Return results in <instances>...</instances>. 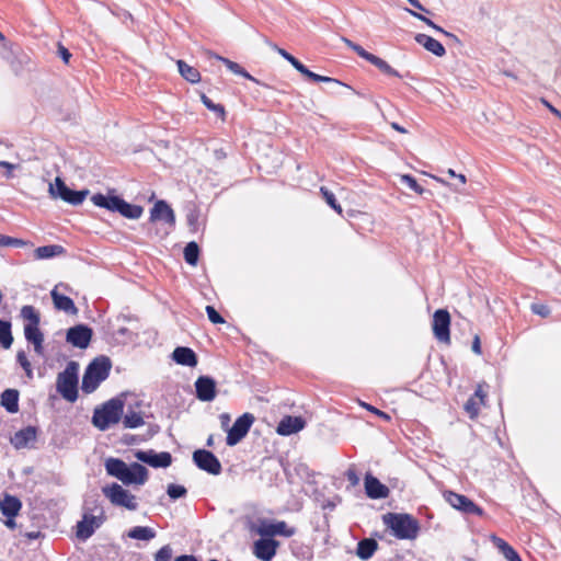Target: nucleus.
I'll return each instance as SVG.
<instances>
[{"label": "nucleus", "mask_w": 561, "mask_h": 561, "mask_svg": "<svg viewBox=\"0 0 561 561\" xmlns=\"http://www.w3.org/2000/svg\"><path fill=\"white\" fill-rule=\"evenodd\" d=\"M104 466L108 476L118 479L125 485H142L148 480V469L138 462H133L128 466L122 459L108 458L105 460Z\"/></svg>", "instance_id": "nucleus-1"}, {"label": "nucleus", "mask_w": 561, "mask_h": 561, "mask_svg": "<svg viewBox=\"0 0 561 561\" xmlns=\"http://www.w3.org/2000/svg\"><path fill=\"white\" fill-rule=\"evenodd\" d=\"M111 367L112 363L108 357L101 356L92 360L82 378V391L85 393L95 391L100 383L108 377Z\"/></svg>", "instance_id": "nucleus-2"}, {"label": "nucleus", "mask_w": 561, "mask_h": 561, "mask_svg": "<svg viewBox=\"0 0 561 561\" xmlns=\"http://www.w3.org/2000/svg\"><path fill=\"white\" fill-rule=\"evenodd\" d=\"M383 523L398 539H415L420 530L419 522L409 514L388 513L383 515Z\"/></svg>", "instance_id": "nucleus-3"}, {"label": "nucleus", "mask_w": 561, "mask_h": 561, "mask_svg": "<svg viewBox=\"0 0 561 561\" xmlns=\"http://www.w3.org/2000/svg\"><path fill=\"white\" fill-rule=\"evenodd\" d=\"M91 201L98 207H102L111 211H117L122 216L129 219H138L144 211L141 206L131 205L125 202L123 198L115 195L107 196L98 193L91 197Z\"/></svg>", "instance_id": "nucleus-4"}, {"label": "nucleus", "mask_w": 561, "mask_h": 561, "mask_svg": "<svg viewBox=\"0 0 561 561\" xmlns=\"http://www.w3.org/2000/svg\"><path fill=\"white\" fill-rule=\"evenodd\" d=\"M124 413V402L114 398L96 408L93 412L92 423L101 431L107 430L111 425L117 424Z\"/></svg>", "instance_id": "nucleus-5"}, {"label": "nucleus", "mask_w": 561, "mask_h": 561, "mask_svg": "<svg viewBox=\"0 0 561 561\" xmlns=\"http://www.w3.org/2000/svg\"><path fill=\"white\" fill-rule=\"evenodd\" d=\"M78 374L79 364L75 360H70L65 370L57 376L56 389L60 396L69 402H75L78 399Z\"/></svg>", "instance_id": "nucleus-6"}, {"label": "nucleus", "mask_w": 561, "mask_h": 561, "mask_svg": "<svg viewBox=\"0 0 561 561\" xmlns=\"http://www.w3.org/2000/svg\"><path fill=\"white\" fill-rule=\"evenodd\" d=\"M48 193L53 198H60L66 203L77 206L83 203L89 191H73L69 188L59 176H57L55 179V183H49Z\"/></svg>", "instance_id": "nucleus-7"}, {"label": "nucleus", "mask_w": 561, "mask_h": 561, "mask_svg": "<svg viewBox=\"0 0 561 561\" xmlns=\"http://www.w3.org/2000/svg\"><path fill=\"white\" fill-rule=\"evenodd\" d=\"M102 491L103 494L115 506L125 507L129 511H136L138 508L136 496L129 493L118 483L114 482L111 485H106L102 489Z\"/></svg>", "instance_id": "nucleus-8"}, {"label": "nucleus", "mask_w": 561, "mask_h": 561, "mask_svg": "<svg viewBox=\"0 0 561 561\" xmlns=\"http://www.w3.org/2000/svg\"><path fill=\"white\" fill-rule=\"evenodd\" d=\"M254 420L255 419L251 413H244L243 415L239 416L233 425L227 430V445L234 446L240 443L250 431Z\"/></svg>", "instance_id": "nucleus-9"}, {"label": "nucleus", "mask_w": 561, "mask_h": 561, "mask_svg": "<svg viewBox=\"0 0 561 561\" xmlns=\"http://www.w3.org/2000/svg\"><path fill=\"white\" fill-rule=\"evenodd\" d=\"M22 508V502L14 495L5 493L0 500V511L7 517L4 525L9 529L16 527L14 518L19 515Z\"/></svg>", "instance_id": "nucleus-10"}, {"label": "nucleus", "mask_w": 561, "mask_h": 561, "mask_svg": "<svg viewBox=\"0 0 561 561\" xmlns=\"http://www.w3.org/2000/svg\"><path fill=\"white\" fill-rule=\"evenodd\" d=\"M100 515L84 514L83 519L77 524V537L84 541L90 538L96 528H99L104 519V512L102 507H99Z\"/></svg>", "instance_id": "nucleus-11"}, {"label": "nucleus", "mask_w": 561, "mask_h": 561, "mask_svg": "<svg viewBox=\"0 0 561 561\" xmlns=\"http://www.w3.org/2000/svg\"><path fill=\"white\" fill-rule=\"evenodd\" d=\"M193 460L199 469L210 474L217 476L221 472V463L211 451L197 449L193 453Z\"/></svg>", "instance_id": "nucleus-12"}, {"label": "nucleus", "mask_w": 561, "mask_h": 561, "mask_svg": "<svg viewBox=\"0 0 561 561\" xmlns=\"http://www.w3.org/2000/svg\"><path fill=\"white\" fill-rule=\"evenodd\" d=\"M449 327L450 316L448 311L445 309L436 310L433 316V332L439 342L447 344L450 342Z\"/></svg>", "instance_id": "nucleus-13"}, {"label": "nucleus", "mask_w": 561, "mask_h": 561, "mask_svg": "<svg viewBox=\"0 0 561 561\" xmlns=\"http://www.w3.org/2000/svg\"><path fill=\"white\" fill-rule=\"evenodd\" d=\"M93 331L85 324H77L67 331L66 340L72 346L87 348L91 342Z\"/></svg>", "instance_id": "nucleus-14"}, {"label": "nucleus", "mask_w": 561, "mask_h": 561, "mask_svg": "<svg viewBox=\"0 0 561 561\" xmlns=\"http://www.w3.org/2000/svg\"><path fill=\"white\" fill-rule=\"evenodd\" d=\"M38 430L35 426H26L14 433L10 437V443L15 449H32L35 448L37 442Z\"/></svg>", "instance_id": "nucleus-15"}, {"label": "nucleus", "mask_w": 561, "mask_h": 561, "mask_svg": "<svg viewBox=\"0 0 561 561\" xmlns=\"http://www.w3.org/2000/svg\"><path fill=\"white\" fill-rule=\"evenodd\" d=\"M135 457L153 468H167L172 462V456L168 451L156 453L154 450H137Z\"/></svg>", "instance_id": "nucleus-16"}, {"label": "nucleus", "mask_w": 561, "mask_h": 561, "mask_svg": "<svg viewBox=\"0 0 561 561\" xmlns=\"http://www.w3.org/2000/svg\"><path fill=\"white\" fill-rule=\"evenodd\" d=\"M446 501L455 508L467 513L474 514L481 516L483 511L477 504H474L470 499L465 495L455 493L453 491H448L445 493Z\"/></svg>", "instance_id": "nucleus-17"}, {"label": "nucleus", "mask_w": 561, "mask_h": 561, "mask_svg": "<svg viewBox=\"0 0 561 561\" xmlns=\"http://www.w3.org/2000/svg\"><path fill=\"white\" fill-rule=\"evenodd\" d=\"M195 391L198 400L213 401L217 394L216 381L209 376H199L195 381Z\"/></svg>", "instance_id": "nucleus-18"}, {"label": "nucleus", "mask_w": 561, "mask_h": 561, "mask_svg": "<svg viewBox=\"0 0 561 561\" xmlns=\"http://www.w3.org/2000/svg\"><path fill=\"white\" fill-rule=\"evenodd\" d=\"M257 534L262 537H273L276 535L284 536V537H291L295 535L296 530L295 528H289L285 522H276V523H270L266 520H263L259 528Z\"/></svg>", "instance_id": "nucleus-19"}, {"label": "nucleus", "mask_w": 561, "mask_h": 561, "mask_svg": "<svg viewBox=\"0 0 561 561\" xmlns=\"http://www.w3.org/2000/svg\"><path fill=\"white\" fill-rule=\"evenodd\" d=\"M278 542L272 538H261L253 545L254 556L262 561H271L277 551Z\"/></svg>", "instance_id": "nucleus-20"}, {"label": "nucleus", "mask_w": 561, "mask_h": 561, "mask_svg": "<svg viewBox=\"0 0 561 561\" xmlns=\"http://www.w3.org/2000/svg\"><path fill=\"white\" fill-rule=\"evenodd\" d=\"M364 485L366 495L373 500L386 499L390 493L388 486L370 473L365 476Z\"/></svg>", "instance_id": "nucleus-21"}, {"label": "nucleus", "mask_w": 561, "mask_h": 561, "mask_svg": "<svg viewBox=\"0 0 561 561\" xmlns=\"http://www.w3.org/2000/svg\"><path fill=\"white\" fill-rule=\"evenodd\" d=\"M306 425L301 416H284L277 425L276 432L279 435L288 436L301 431Z\"/></svg>", "instance_id": "nucleus-22"}, {"label": "nucleus", "mask_w": 561, "mask_h": 561, "mask_svg": "<svg viewBox=\"0 0 561 561\" xmlns=\"http://www.w3.org/2000/svg\"><path fill=\"white\" fill-rule=\"evenodd\" d=\"M150 220H163L164 222L173 226L175 222V217L171 207L164 201H159L154 204L150 211Z\"/></svg>", "instance_id": "nucleus-23"}, {"label": "nucleus", "mask_w": 561, "mask_h": 561, "mask_svg": "<svg viewBox=\"0 0 561 561\" xmlns=\"http://www.w3.org/2000/svg\"><path fill=\"white\" fill-rule=\"evenodd\" d=\"M172 359L183 366L195 367L197 365V355L185 346H178L172 353Z\"/></svg>", "instance_id": "nucleus-24"}, {"label": "nucleus", "mask_w": 561, "mask_h": 561, "mask_svg": "<svg viewBox=\"0 0 561 561\" xmlns=\"http://www.w3.org/2000/svg\"><path fill=\"white\" fill-rule=\"evenodd\" d=\"M57 289L58 286H56L50 293L55 308L69 314H77L78 308L76 307L73 300L68 296L59 294Z\"/></svg>", "instance_id": "nucleus-25"}, {"label": "nucleus", "mask_w": 561, "mask_h": 561, "mask_svg": "<svg viewBox=\"0 0 561 561\" xmlns=\"http://www.w3.org/2000/svg\"><path fill=\"white\" fill-rule=\"evenodd\" d=\"M415 42L437 57H442L446 54L445 47L438 41L426 34H417Z\"/></svg>", "instance_id": "nucleus-26"}, {"label": "nucleus", "mask_w": 561, "mask_h": 561, "mask_svg": "<svg viewBox=\"0 0 561 561\" xmlns=\"http://www.w3.org/2000/svg\"><path fill=\"white\" fill-rule=\"evenodd\" d=\"M491 541L494 545V547L500 551V553L507 560V561H523L517 551L508 545L504 539L492 535Z\"/></svg>", "instance_id": "nucleus-27"}, {"label": "nucleus", "mask_w": 561, "mask_h": 561, "mask_svg": "<svg viewBox=\"0 0 561 561\" xmlns=\"http://www.w3.org/2000/svg\"><path fill=\"white\" fill-rule=\"evenodd\" d=\"M24 335L25 339L34 345V351L38 355H43L44 335L38 325H24Z\"/></svg>", "instance_id": "nucleus-28"}, {"label": "nucleus", "mask_w": 561, "mask_h": 561, "mask_svg": "<svg viewBox=\"0 0 561 561\" xmlns=\"http://www.w3.org/2000/svg\"><path fill=\"white\" fill-rule=\"evenodd\" d=\"M377 548L378 543L375 539L365 538L357 543L356 554L362 560H368L373 557Z\"/></svg>", "instance_id": "nucleus-29"}, {"label": "nucleus", "mask_w": 561, "mask_h": 561, "mask_svg": "<svg viewBox=\"0 0 561 561\" xmlns=\"http://www.w3.org/2000/svg\"><path fill=\"white\" fill-rule=\"evenodd\" d=\"M1 404L10 413L19 411V391L15 389H7L1 394Z\"/></svg>", "instance_id": "nucleus-30"}, {"label": "nucleus", "mask_w": 561, "mask_h": 561, "mask_svg": "<svg viewBox=\"0 0 561 561\" xmlns=\"http://www.w3.org/2000/svg\"><path fill=\"white\" fill-rule=\"evenodd\" d=\"M364 59L377 67L385 75L400 77L399 72L394 70L386 60L374 54L367 53Z\"/></svg>", "instance_id": "nucleus-31"}, {"label": "nucleus", "mask_w": 561, "mask_h": 561, "mask_svg": "<svg viewBox=\"0 0 561 561\" xmlns=\"http://www.w3.org/2000/svg\"><path fill=\"white\" fill-rule=\"evenodd\" d=\"M64 248L58 244L43 245L35 249V257L38 260L50 259L64 253Z\"/></svg>", "instance_id": "nucleus-32"}, {"label": "nucleus", "mask_w": 561, "mask_h": 561, "mask_svg": "<svg viewBox=\"0 0 561 561\" xmlns=\"http://www.w3.org/2000/svg\"><path fill=\"white\" fill-rule=\"evenodd\" d=\"M178 68L181 76L188 82L196 83L201 80L198 70L183 60H178Z\"/></svg>", "instance_id": "nucleus-33"}, {"label": "nucleus", "mask_w": 561, "mask_h": 561, "mask_svg": "<svg viewBox=\"0 0 561 561\" xmlns=\"http://www.w3.org/2000/svg\"><path fill=\"white\" fill-rule=\"evenodd\" d=\"M127 535L131 539L149 541L156 537V531L150 527L136 526Z\"/></svg>", "instance_id": "nucleus-34"}, {"label": "nucleus", "mask_w": 561, "mask_h": 561, "mask_svg": "<svg viewBox=\"0 0 561 561\" xmlns=\"http://www.w3.org/2000/svg\"><path fill=\"white\" fill-rule=\"evenodd\" d=\"M216 59L222 61L226 67L231 71L233 72L234 75H239V76H242L251 81H254V82H257V80L255 78H253L245 69H243L239 64L230 60V59H227L225 57H220L218 55L215 56Z\"/></svg>", "instance_id": "nucleus-35"}, {"label": "nucleus", "mask_w": 561, "mask_h": 561, "mask_svg": "<svg viewBox=\"0 0 561 561\" xmlns=\"http://www.w3.org/2000/svg\"><path fill=\"white\" fill-rule=\"evenodd\" d=\"M12 343L13 336L10 322L0 320V344L3 348H9Z\"/></svg>", "instance_id": "nucleus-36"}, {"label": "nucleus", "mask_w": 561, "mask_h": 561, "mask_svg": "<svg viewBox=\"0 0 561 561\" xmlns=\"http://www.w3.org/2000/svg\"><path fill=\"white\" fill-rule=\"evenodd\" d=\"M21 317L27 321L25 325H39V313L33 306H23L21 309Z\"/></svg>", "instance_id": "nucleus-37"}, {"label": "nucleus", "mask_w": 561, "mask_h": 561, "mask_svg": "<svg viewBox=\"0 0 561 561\" xmlns=\"http://www.w3.org/2000/svg\"><path fill=\"white\" fill-rule=\"evenodd\" d=\"M123 424L126 428H136L144 424V417L139 412L128 411L124 415Z\"/></svg>", "instance_id": "nucleus-38"}, {"label": "nucleus", "mask_w": 561, "mask_h": 561, "mask_svg": "<svg viewBox=\"0 0 561 561\" xmlns=\"http://www.w3.org/2000/svg\"><path fill=\"white\" fill-rule=\"evenodd\" d=\"M199 248L196 242L192 241L184 248V259L187 264L195 266L198 261Z\"/></svg>", "instance_id": "nucleus-39"}, {"label": "nucleus", "mask_w": 561, "mask_h": 561, "mask_svg": "<svg viewBox=\"0 0 561 561\" xmlns=\"http://www.w3.org/2000/svg\"><path fill=\"white\" fill-rule=\"evenodd\" d=\"M482 405H484L483 402H480L476 397L471 396L465 403L463 409L470 419H476L479 415L480 408Z\"/></svg>", "instance_id": "nucleus-40"}, {"label": "nucleus", "mask_w": 561, "mask_h": 561, "mask_svg": "<svg viewBox=\"0 0 561 561\" xmlns=\"http://www.w3.org/2000/svg\"><path fill=\"white\" fill-rule=\"evenodd\" d=\"M320 192H321L324 201L327 202V204L330 205L331 208H333L337 214L341 215L342 214V207L336 202L334 194L331 191H329L327 187H324V186H322L320 188Z\"/></svg>", "instance_id": "nucleus-41"}, {"label": "nucleus", "mask_w": 561, "mask_h": 561, "mask_svg": "<svg viewBox=\"0 0 561 561\" xmlns=\"http://www.w3.org/2000/svg\"><path fill=\"white\" fill-rule=\"evenodd\" d=\"M407 11L412 14L414 18L423 21L424 23H426L428 26H431L432 28L436 30L437 32H440L443 33L444 35L446 36H449V37H455L451 33L443 30L440 26L436 25L432 20L427 19L426 16L422 15L421 13H417L415 11H412L410 9H407Z\"/></svg>", "instance_id": "nucleus-42"}, {"label": "nucleus", "mask_w": 561, "mask_h": 561, "mask_svg": "<svg viewBox=\"0 0 561 561\" xmlns=\"http://www.w3.org/2000/svg\"><path fill=\"white\" fill-rule=\"evenodd\" d=\"M201 101L203 104L210 111L217 113L219 116L224 118L225 116V108L220 104H215L206 94H201Z\"/></svg>", "instance_id": "nucleus-43"}, {"label": "nucleus", "mask_w": 561, "mask_h": 561, "mask_svg": "<svg viewBox=\"0 0 561 561\" xmlns=\"http://www.w3.org/2000/svg\"><path fill=\"white\" fill-rule=\"evenodd\" d=\"M401 183L408 185L411 190H413L417 194H423L424 188L417 183V181L410 174L401 175Z\"/></svg>", "instance_id": "nucleus-44"}, {"label": "nucleus", "mask_w": 561, "mask_h": 561, "mask_svg": "<svg viewBox=\"0 0 561 561\" xmlns=\"http://www.w3.org/2000/svg\"><path fill=\"white\" fill-rule=\"evenodd\" d=\"M167 492L171 499L176 500L184 496L187 491L183 485L169 484Z\"/></svg>", "instance_id": "nucleus-45"}, {"label": "nucleus", "mask_w": 561, "mask_h": 561, "mask_svg": "<svg viewBox=\"0 0 561 561\" xmlns=\"http://www.w3.org/2000/svg\"><path fill=\"white\" fill-rule=\"evenodd\" d=\"M172 553V548L169 545H165L154 553V561H170Z\"/></svg>", "instance_id": "nucleus-46"}, {"label": "nucleus", "mask_w": 561, "mask_h": 561, "mask_svg": "<svg viewBox=\"0 0 561 561\" xmlns=\"http://www.w3.org/2000/svg\"><path fill=\"white\" fill-rule=\"evenodd\" d=\"M16 359H18V363L25 370L27 377L32 378L33 373H32V368H31V363L28 362V359L23 351L18 352Z\"/></svg>", "instance_id": "nucleus-47"}, {"label": "nucleus", "mask_w": 561, "mask_h": 561, "mask_svg": "<svg viewBox=\"0 0 561 561\" xmlns=\"http://www.w3.org/2000/svg\"><path fill=\"white\" fill-rule=\"evenodd\" d=\"M342 42L348 47L351 48L352 50H354L358 56H360L362 58L365 57V55L368 53L367 50H365L360 45L352 42L351 39H348L347 37H342L341 38Z\"/></svg>", "instance_id": "nucleus-48"}, {"label": "nucleus", "mask_w": 561, "mask_h": 561, "mask_svg": "<svg viewBox=\"0 0 561 561\" xmlns=\"http://www.w3.org/2000/svg\"><path fill=\"white\" fill-rule=\"evenodd\" d=\"M206 313L210 322L215 324L224 323V318L217 312L213 306H206Z\"/></svg>", "instance_id": "nucleus-49"}, {"label": "nucleus", "mask_w": 561, "mask_h": 561, "mask_svg": "<svg viewBox=\"0 0 561 561\" xmlns=\"http://www.w3.org/2000/svg\"><path fill=\"white\" fill-rule=\"evenodd\" d=\"M531 311L535 313V314H538L542 318H546L550 314V308L546 305H542V304H533L531 305Z\"/></svg>", "instance_id": "nucleus-50"}, {"label": "nucleus", "mask_w": 561, "mask_h": 561, "mask_svg": "<svg viewBox=\"0 0 561 561\" xmlns=\"http://www.w3.org/2000/svg\"><path fill=\"white\" fill-rule=\"evenodd\" d=\"M307 78L314 81V82H334V83H340L339 80L336 79H333V78H330V77H325V76H320V75H317L312 71H309V73H307Z\"/></svg>", "instance_id": "nucleus-51"}, {"label": "nucleus", "mask_w": 561, "mask_h": 561, "mask_svg": "<svg viewBox=\"0 0 561 561\" xmlns=\"http://www.w3.org/2000/svg\"><path fill=\"white\" fill-rule=\"evenodd\" d=\"M0 168H3L5 170L3 172V176L5 179H11L13 178V171L18 168V165L8 161H0Z\"/></svg>", "instance_id": "nucleus-52"}, {"label": "nucleus", "mask_w": 561, "mask_h": 561, "mask_svg": "<svg viewBox=\"0 0 561 561\" xmlns=\"http://www.w3.org/2000/svg\"><path fill=\"white\" fill-rule=\"evenodd\" d=\"M275 49L278 51V54L285 58L288 62H290V65L296 68V66H298V64H300V61L294 57L293 55H290L288 51H286L285 49L283 48H278L275 46Z\"/></svg>", "instance_id": "nucleus-53"}, {"label": "nucleus", "mask_w": 561, "mask_h": 561, "mask_svg": "<svg viewBox=\"0 0 561 561\" xmlns=\"http://www.w3.org/2000/svg\"><path fill=\"white\" fill-rule=\"evenodd\" d=\"M22 244H24V242L22 240L0 234V247L22 245Z\"/></svg>", "instance_id": "nucleus-54"}, {"label": "nucleus", "mask_w": 561, "mask_h": 561, "mask_svg": "<svg viewBox=\"0 0 561 561\" xmlns=\"http://www.w3.org/2000/svg\"><path fill=\"white\" fill-rule=\"evenodd\" d=\"M345 476L352 486H356L359 483V477L354 468H348Z\"/></svg>", "instance_id": "nucleus-55"}, {"label": "nucleus", "mask_w": 561, "mask_h": 561, "mask_svg": "<svg viewBox=\"0 0 561 561\" xmlns=\"http://www.w3.org/2000/svg\"><path fill=\"white\" fill-rule=\"evenodd\" d=\"M363 407H364L366 410H368V411H370V412L375 413L376 415L380 416L381 419H383V420H386V421H389V420H390V416H389L387 413H385V412H382V411H380V410L376 409L375 407H373V405H370V404L363 403Z\"/></svg>", "instance_id": "nucleus-56"}, {"label": "nucleus", "mask_w": 561, "mask_h": 561, "mask_svg": "<svg viewBox=\"0 0 561 561\" xmlns=\"http://www.w3.org/2000/svg\"><path fill=\"white\" fill-rule=\"evenodd\" d=\"M472 397H476L480 402L485 404L486 392L483 389V385H479Z\"/></svg>", "instance_id": "nucleus-57"}, {"label": "nucleus", "mask_w": 561, "mask_h": 561, "mask_svg": "<svg viewBox=\"0 0 561 561\" xmlns=\"http://www.w3.org/2000/svg\"><path fill=\"white\" fill-rule=\"evenodd\" d=\"M456 179H457V183L453 184V187L456 192H461L463 185L467 182V179L463 174H458Z\"/></svg>", "instance_id": "nucleus-58"}, {"label": "nucleus", "mask_w": 561, "mask_h": 561, "mask_svg": "<svg viewBox=\"0 0 561 561\" xmlns=\"http://www.w3.org/2000/svg\"><path fill=\"white\" fill-rule=\"evenodd\" d=\"M58 53L65 62L69 61L71 54L69 53V50L66 47H64L62 45H59Z\"/></svg>", "instance_id": "nucleus-59"}, {"label": "nucleus", "mask_w": 561, "mask_h": 561, "mask_svg": "<svg viewBox=\"0 0 561 561\" xmlns=\"http://www.w3.org/2000/svg\"><path fill=\"white\" fill-rule=\"evenodd\" d=\"M220 422H221V427L224 430H229L228 425H229V422H230V415L228 413H222L220 415Z\"/></svg>", "instance_id": "nucleus-60"}, {"label": "nucleus", "mask_w": 561, "mask_h": 561, "mask_svg": "<svg viewBox=\"0 0 561 561\" xmlns=\"http://www.w3.org/2000/svg\"><path fill=\"white\" fill-rule=\"evenodd\" d=\"M174 561H199L195 556L193 554H182L175 558Z\"/></svg>", "instance_id": "nucleus-61"}, {"label": "nucleus", "mask_w": 561, "mask_h": 561, "mask_svg": "<svg viewBox=\"0 0 561 561\" xmlns=\"http://www.w3.org/2000/svg\"><path fill=\"white\" fill-rule=\"evenodd\" d=\"M472 351L476 353V354H481V345H480V339L479 336H474V340L472 342Z\"/></svg>", "instance_id": "nucleus-62"}, {"label": "nucleus", "mask_w": 561, "mask_h": 561, "mask_svg": "<svg viewBox=\"0 0 561 561\" xmlns=\"http://www.w3.org/2000/svg\"><path fill=\"white\" fill-rule=\"evenodd\" d=\"M408 1H409V3H410L412 7H414L415 9H419V10H421V11H423V12H426V13H428V12H430L427 9H425V8L421 4V2H420L419 0H408Z\"/></svg>", "instance_id": "nucleus-63"}, {"label": "nucleus", "mask_w": 561, "mask_h": 561, "mask_svg": "<svg viewBox=\"0 0 561 561\" xmlns=\"http://www.w3.org/2000/svg\"><path fill=\"white\" fill-rule=\"evenodd\" d=\"M542 103L549 108L551 113L561 118V113L556 107H553L548 101L542 100Z\"/></svg>", "instance_id": "nucleus-64"}]
</instances>
